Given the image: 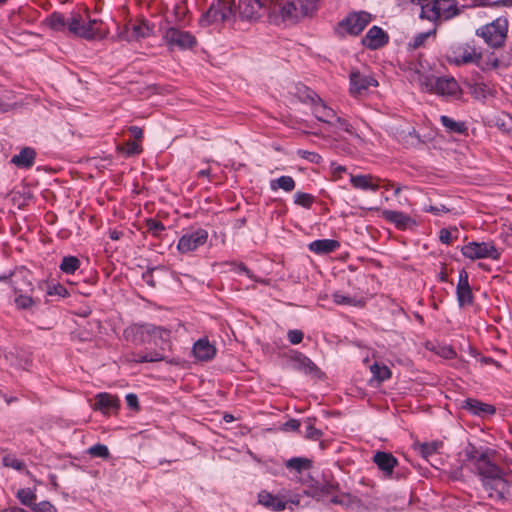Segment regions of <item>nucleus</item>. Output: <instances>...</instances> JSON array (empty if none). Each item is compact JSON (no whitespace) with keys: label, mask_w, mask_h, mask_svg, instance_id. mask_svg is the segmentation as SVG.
<instances>
[{"label":"nucleus","mask_w":512,"mask_h":512,"mask_svg":"<svg viewBox=\"0 0 512 512\" xmlns=\"http://www.w3.org/2000/svg\"><path fill=\"white\" fill-rule=\"evenodd\" d=\"M148 329L150 331V341L155 338H159L163 341H166L170 337L171 332L167 328L149 324Z\"/></svg>","instance_id":"43"},{"label":"nucleus","mask_w":512,"mask_h":512,"mask_svg":"<svg viewBox=\"0 0 512 512\" xmlns=\"http://www.w3.org/2000/svg\"><path fill=\"white\" fill-rule=\"evenodd\" d=\"M188 9L185 5V3L181 2L175 5L174 7V17L177 22H182L185 19L186 13Z\"/></svg>","instance_id":"56"},{"label":"nucleus","mask_w":512,"mask_h":512,"mask_svg":"<svg viewBox=\"0 0 512 512\" xmlns=\"http://www.w3.org/2000/svg\"><path fill=\"white\" fill-rule=\"evenodd\" d=\"M87 453L91 457H97L102 459H108L110 457L109 449L106 445L97 443L88 448Z\"/></svg>","instance_id":"42"},{"label":"nucleus","mask_w":512,"mask_h":512,"mask_svg":"<svg viewBox=\"0 0 512 512\" xmlns=\"http://www.w3.org/2000/svg\"><path fill=\"white\" fill-rule=\"evenodd\" d=\"M481 453L482 452H479L474 446H471L466 450L467 458L474 462L475 468L478 466V460Z\"/></svg>","instance_id":"63"},{"label":"nucleus","mask_w":512,"mask_h":512,"mask_svg":"<svg viewBox=\"0 0 512 512\" xmlns=\"http://www.w3.org/2000/svg\"><path fill=\"white\" fill-rule=\"evenodd\" d=\"M296 183L291 176H281L270 181V189L276 191L282 189L285 192H291L295 189Z\"/></svg>","instance_id":"31"},{"label":"nucleus","mask_w":512,"mask_h":512,"mask_svg":"<svg viewBox=\"0 0 512 512\" xmlns=\"http://www.w3.org/2000/svg\"><path fill=\"white\" fill-rule=\"evenodd\" d=\"M208 239V232L203 228L189 230L181 236L177 249L181 253H189L203 246Z\"/></svg>","instance_id":"9"},{"label":"nucleus","mask_w":512,"mask_h":512,"mask_svg":"<svg viewBox=\"0 0 512 512\" xmlns=\"http://www.w3.org/2000/svg\"><path fill=\"white\" fill-rule=\"evenodd\" d=\"M303 336H304L303 332L298 329L289 330L287 333V338H288L289 342L293 345L301 343L303 340Z\"/></svg>","instance_id":"58"},{"label":"nucleus","mask_w":512,"mask_h":512,"mask_svg":"<svg viewBox=\"0 0 512 512\" xmlns=\"http://www.w3.org/2000/svg\"><path fill=\"white\" fill-rule=\"evenodd\" d=\"M193 354L200 361H209L215 357L216 348L206 339L201 338L193 345Z\"/></svg>","instance_id":"21"},{"label":"nucleus","mask_w":512,"mask_h":512,"mask_svg":"<svg viewBox=\"0 0 512 512\" xmlns=\"http://www.w3.org/2000/svg\"><path fill=\"white\" fill-rule=\"evenodd\" d=\"M80 267V260L75 256H64L59 265L65 274H73Z\"/></svg>","instance_id":"36"},{"label":"nucleus","mask_w":512,"mask_h":512,"mask_svg":"<svg viewBox=\"0 0 512 512\" xmlns=\"http://www.w3.org/2000/svg\"><path fill=\"white\" fill-rule=\"evenodd\" d=\"M235 16L233 0H216L209 9L201 15L198 23L201 27H208L214 23L225 22Z\"/></svg>","instance_id":"4"},{"label":"nucleus","mask_w":512,"mask_h":512,"mask_svg":"<svg viewBox=\"0 0 512 512\" xmlns=\"http://www.w3.org/2000/svg\"><path fill=\"white\" fill-rule=\"evenodd\" d=\"M340 247V243L333 239L315 240L309 244V249L316 254H327L334 252Z\"/></svg>","instance_id":"29"},{"label":"nucleus","mask_w":512,"mask_h":512,"mask_svg":"<svg viewBox=\"0 0 512 512\" xmlns=\"http://www.w3.org/2000/svg\"><path fill=\"white\" fill-rule=\"evenodd\" d=\"M147 230L155 237H160L161 233L165 230V226L162 222L149 218L146 220Z\"/></svg>","instance_id":"46"},{"label":"nucleus","mask_w":512,"mask_h":512,"mask_svg":"<svg viewBox=\"0 0 512 512\" xmlns=\"http://www.w3.org/2000/svg\"><path fill=\"white\" fill-rule=\"evenodd\" d=\"M369 22L370 14L366 12L352 13L339 23V28L350 35L356 36L366 28Z\"/></svg>","instance_id":"11"},{"label":"nucleus","mask_w":512,"mask_h":512,"mask_svg":"<svg viewBox=\"0 0 512 512\" xmlns=\"http://www.w3.org/2000/svg\"><path fill=\"white\" fill-rule=\"evenodd\" d=\"M17 294L18 296L15 298L14 302L18 309H30L39 303V299L33 298L32 296L27 295L26 293Z\"/></svg>","instance_id":"38"},{"label":"nucleus","mask_w":512,"mask_h":512,"mask_svg":"<svg viewBox=\"0 0 512 512\" xmlns=\"http://www.w3.org/2000/svg\"><path fill=\"white\" fill-rule=\"evenodd\" d=\"M163 39L170 49L178 48L180 50H187L197 45V39L192 33L177 27L167 28Z\"/></svg>","instance_id":"7"},{"label":"nucleus","mask_w":512,"mask_h":512,"mask_svg":"<svg viewBox=\"0 0 512 512\" xmlns=\"http://www.w3.org/2000/svg\"><path fill=\"white\" fill-rule=\"evenodd\" d=\"M461 251L465 257L472 260L483 258L498 260L501 255L493 242H470L463 246Z\"/></svg>","instance_id":"8"},{"label":"nucleus","mask_w":512,"mask_h":512,"mask_svg":"<svg viewBox=\"0 0 512 512\" xmlns=\"http://www.w3.org/2000/svg\"><path fill=\"white\" fill-rule=\"evenodd\" d=\"M383 217L400 230H405L415 225V221L409 215L401 211L385 210L383 211Z\"/></svg>","instance_id":"22"},{"label":"nucleus","mask_w":512,"mask_h":512,"mask_svg":"<svg viewBox=\"0 0 512 512\" xmlns=\"http://www.w3.org/2000/svg\"><path fill=\"white\" fill-rule=\"evenodd\" d=\"M460 407L470 414L478 417H484L486 415H494L496 413L495 406L481 402L474 398H467L463 400Z\"/></svg>","instance_id":"16"},{"label":"nucleus","mask_w":512,"mask_h":512,"mask_svg":"<svg viewBox=\"0 0 512 512\" xmlns=\"http://www.w3.org/2000/svg\"><path fill=\"white\" fill-rule=\"evenodd\" d=\"M470 91L476 98L485 97L487 86L483 83H475L470 86Z\"/></svg>","instance_id":"60"},{"label":"nucleus","mask_w":512,"mask_h":512,"mask_svg":"<svg viewBox=\"0 0 512 512\" xmlns=\"http://www.w3.org/2000/svg\"><path fill=\"white\" fill-rule=\"evenodd\" d=\"M421 19H427L432 22H437L440 20V13L438 7V0H433L431 4H426L421 6L420 12Z\"/></svg>","instance_id":"32"},{"label":"nucleus","mask_w":512,"mask_h":512,"mask_svg":"<svg viewBox=\"0 0 512 512\" xmlns=\"http://www.w3.org/2000/svg\"><path fill=\"white\" fill-rule=\"evenodd\" d=\"M153 33V27L150 26L147 20H140L137 23L131 25V27L126 26L125 31L120 34V38L132 42L138 41L142 38H147L151 36Z\"/></svg>","instance_id":"13"},{"label":"nucleus","mask_w":512,"mask_h":512,"mask_svg":"<svg viewBox=\"0 0 512 512\" xmlns=\"http://www.w3.org/2000/svg\"><path fill=\"white\" fill-rule=\"evenodd\" d=\"M456 294L459 306L462 307L473 303V294L469 285L468 274L465 270L459 272Z\"/></svg>","instance_id":"18"},{"label":"nucleus","mask_w":512,"mask_h":512,"mask_svg":"<svg viewBox=\"0 0 512 512\" xmlns=\"http://www.w3.org/2000/svg\"><path fill=\"white\" fill-rule=\"evenodd\" d=\"M45 23L53 31L67 30L68 33L88 41L102 37L100 35L102 21L91 18L87 9L72 11L68 17L60 12H53L45 19Z\"/></svg>","instance_id":"1"},{"label":"nucleus","mask_w":512,"mask_h":512,"mask_svg":"<svg viewBox=\"0 0 512 512\" xmlns=\"http://www.w3.org/2000/svg\"><path fill=\"white\" fill-rule=\"evenodd\" d=\"M36 153L30 147H24L21 151L14 155L11 162L18 168H29L34 164Z\"/></svg>","instance_id":"28"},{"label":"nucleus","mask_w":512,"mask_h":512,"mask_svg":"<svg viewBox=\"0 0 512 512\" xmlns=\"http://www.w3.org/2000/svg\"><path fill=\"white\" fill-rule=\"evenodd\" d=\"M93 408L108 414L119 408V398L106 392L99 393L95 397Z\"/></svg>","instance_id":"20"},{"label":"nucleus","mask_w":512,"mask_h":512,"mask_svg":"<svg viewBox=\"0 0 512 512\" xmlns=\"http://www.w3.org/2000/svg\"><path fill=\"white\" fill-rule=\"evenodd\" d=\"M339 489V483L335 481H327L324 484L317 486L312 493V496L321 501L324 496L334 493Z\"/></svg>","instance_id":"34"},{"label":"nucleus","mask_w":512,"mask_h":512,"mask_svg":"<svg viewBox=\"0 0 512 512\" xmlns=\"http://www.w3.org/2000/svg\"><path fill=\"white\" fill-rule=\"evenodd\" d=\"M311 465L310 460L301 457L291 458L286 462V467L288 469L295 470L297 472H301L303 470L309 469Z\"/></svg>","instance_id":"41"},{"label":"nucleus","mask_w":512,"mask_h":512,"mask_svg":"<svg viewBox=\"0 0 512 512\" xmlns=\"http://www.w3.org/2000/svg\"><path fill=\"white\" fill-rule=\"evenodd\" d=\"M447 59L449 63L456 66L475 64L482 71H486L487 68L482 65L481 49L475 45L473 40L452 46Z\"/></svg>","instance_id":"2"},{"label":"nucleus","mask_w":512,"mask_h":512,"mask_svg":"<svg viewBox=\"0 0 512 512\" xmlns=\"http://www.w3.org/2000/svg\"><path fill=\"white\" fill-rule=\"evenodd\" d=\"M149 324H132L124 329L123 337L126 341L139 346L150 342Z\"/></svg>","instance_id":"14"},{"label":"nucleus","mask_w":512,"mask_h":512,"mask_svg":"<svg viewBox=\"0 0 512 512\" xmlns=\"http://www.w3.org/2000/svg\"><path fill=\"white\" fill-rule=\"evenodd\" d=\"M297 155L311 163L319 164L322 161L321 155L316 152L307 151V150H298Z\"/></svg>","instance_id":"53"},{"label":"nucleus","mask_w":512,"mask_h":512,"mask_svg":"<svg viewBox=\"0 0 512 512\" xmlns=\"http://www.w3.org/2000/svg\"><path fill=\"white\" fill-rule=\"evenodd\" d=\"M2 463L5 467L21 471L25 468V463L12 455H6L2 459Z\"/></svg>","instance_id":"48"},{"label":"nucleus","mask_w":512,"mask_h":512,"mask_svg":"<svg viewBox=\"0 0 512 512\" xmlns=\"http://www.w3.org/2000/svg\"><path fill=\"white\" fill-rule=\"evenodd\" d=\"M435 33H436V29L417 34L414 37L413 41L409 44L410 47H412L413 49L420 48L421 46L424 45V43L429 38V36H431L432 34H435Z\"/></svg>","instance_id":"49"},{"label":"nucleus","mask_w":512,"mask_h":512,"mask_svg":"<svg viewBox=\"0 0 512 512\" xmlns=\"http://www.w3.org/2000/svg\"><path fill=\"white\" fill-rule=\"evenodd\" d=\"M5 358L12 366L21 369H28L32 362L30 357L24 352H17L16 354L9 352L5 355Z\"/></svg>","instance_id":"30"},{"label":"nucleus","mask_w":512,"mask_h":512,"mask_svg":"<svg viewBox=\"0 0 512 512\" xmlns=\"http://www.w3.org/2000/svg\"><path fill=\"white\" fill-rule=\"evenodd\" d=\"M441 446V443L439 442H426L419 445V452L424 458H428L435 454L439 447Z\"/></svg>","instance_id":"44"},{"label":"nucleus","mask_w":512,"mask_h":512,"mask_svg":"<svg viewBox=\"0 0 512 512\" xmlns=\"http://www.w3.org/2000/svg\"><path fill=\"white\" fill-rule=\"evenodd\" d=\"M478 474L483 478V481L498 482L503 481V471L494 463H492L488 457L487 452H482L478 460V466L476 467Z\"/></svg>","instance_id":"10"},{"label":"nucleus","mask_w":512,"mask_h":512,"mask_svg":"<svg viewBox=\"0 0 512 512\" xmlns=\"http://www.w3.org/2000/svg\"><path fill=\"white\" fill-rule=\"evenodd\" d=\"M280 15L283 21L297 22L301 18L311 17L313 14H303L300 5L298 7L293 1H287L280 8Z\"/></svg>","instance_id":"24"},{"label":"nucleus","mask_w":512,"mask_h":512,"mask_svg":"<svg viewBox=\"0 0 512 512\" xmlns=\"http://www.w3.org/2000/svg\"><path fill=\"white\" fill-rule=\"evenodd\" d=\"M258 503L273 511H283L286 508L287 501L278 495L261 491L258 494Z\"/></svg>","instance_id":"23"},{"label":"nucleus","mask_w":512,"mask_h":512,"mask_svg":"<svg viewBox=\"0 0 512 512\" xmlns=\"http://www.w3.org/2000/svg\"><path fill=\"white\" fill-rule=\"evenodd\" d=\"M313 114L315 115L316 119L327 123L329 125H334V118H336L335 111L328 107L322 99L318 101L313 107Z\"/></svg>","instance_id":"27"},{"label":"nucleus","mask_w":512,"mask_h":512,"mask_svg":"<svg viewBox=\"0 0 512 512\" xmlns=\"http://www.w3.org/2000/svg\"><path fill=\"white\" fill-rule=\"evenodd\" d=\"M314 202V197L311 194L304 192H297L294 195V203L304 208H310Z\"/></svg>","instance_id":"47"},{"label":"nucleus","mask_w":512,"mask_h":512,"mask_svg":"<svg viewBox=\"0 0 512 512\" xmlns=\"http://www.w3.org/2000/svg\"><path fill=\"white\" fill-rule=\"evenodd\" d=\"M332 299L337 305L357 306L361 303V301H358L356 298L343 295L340 292L333 293Z\"/></svg>","instance_id":"45"},{"label":"nucleus","mask_w":512,"mask_h":512,"mask_svg":"<svg viewBox=\"0 0 512 512\" xmlns=\"http://www.w3.org/2000/svg\"><path fill=\"white\" fill-rule=\"evenodd\" d=\"M388 39L387 33L382 28L372 26L362 39V44L369 49L376 50L383 47Z\"/></svg>","instance_id":"17"},{"label":"nucleus","mask_w":512,"mask_h":512,"mask_svg":"<svg viewBox=\"0 0 512 512\" xmlns=\"http://www.w3.org/2000/svg\"><path fill=\"white\" fill-rule=\"evenodd\" d=\"M47 294L50 296L57 295L59 297H66V296H68V291L63 285L57 284V285L49 286Z\"/></svg>","instance_id":"59"},{"label":"nucleus","mask_w":512,"mask_h":512,"mask_svg":"<svg viewBox=\"0 0 512 512\" xmlns=\"http://www.w3.org/2000/svg\"><path fill=\"white\" fill-rule=\"evenodd\" d=\"M125 399H126V403L129 408H131L133 410L139 409V401H138V397L136 394L129 393L126 395Z\"/></svg>","instance_id":"64"},{"label":"nucleus","mask_w":512,"mask_h":512,"mask_svg":"<svg viewBox=\"0 0 512 512\" xmlns=\"http://www.w3.org/2000/svg\"><path fill=\"white\" fill-rule=\"evenodd\" d=\"M297 95L302 102L310 103L312 107L321 99L315 91L306 86L299 87Z\"/></svg>","instance_id":"37"},{"label":"nucleus","mask_w":512,"mask_h":512,"mask_svg":"<svg viewBox=\"0 0 512 512\" xmlns=\"http://www.w3.org/2000/svg\"><path fill=\"white\" fill-rule=\"evenodd\" d=\"M332 126L338 128L340 130H343L350 135L357 136L353 126L346 119L341 118L337 115H336V118H334V125H332Z\"/></svg>","instance_id":"50"},{"label":"nucleus","mask_w":512,"mask_h":512,"mask_svg":"<svg viewBox=\"0 0 512 512\" xmlns=\"http://www.w3.org/2000/svg\"><path fill=\"white\" fill-rule=\"evenodd\" d=\"M496 125L503 132L512 135V116L510 114H505L502 117L498 118Z\"/></svg>","instance_id":"51"},{"label":"nucleus","mask_w":512,"mask_h":512,"mask_svg":"<svg viewBox=\"0 0 512 512\" xmlns=\"http://www.w3.org/2000/svg\"><path fill=\"white\" fill-rule=\"evenodd\" d=\"M440 19L450 20L459 16L463 9L458 5L457 0H438Z\"/></svg>","instance_id":"25"},{"label":"nucleus","mask_w":512,"mask_h":512,"mask_svg":"<svg viewBox=\"0 0 512 512\" xmlns=\"http://www.w3.org/2000/svg\"><path fill=\"white\" fill-rule=\"evenodd\" d=\"M350 502L349 494L335 495L330 499V503L335 505L348 506Z\"/></svg>","instance_id":"62"},{"label":"nucleus","mask_w":512,"mask_h":512,"mask_svg":"<svg viewBox=\"0 0 512 512\" xmlns=\"http://www.w3.org/2000/svg\"><path fill=\"white\" fill-rule=\"evenodd\" d=\"M297 367L305 373L315 374L318 372L317 366L306 356L299 354L295 358Z\"/></svg>","instance_id":"39"},{"label":"nucleus","mask_w":512,"mask_h":512,"mask_svg":"<svg viewBox=\"0 0 512 512\" xmlns=\"http://www.w3.org/2000/svg\"><path fill=\"white\" fill-rule=\"evenodd\" d=\"M372 461L386 478L393 477L394 469L399 464L397 458L392 453L385 451H377L373 455Z\"/></svg>","instance_id":"15"},{"label":"nucleus","mask_w":512,"mask_h":512,"mask_svg":"<svg viewBox=\"0 0 512 512\" xmlns=\"http://www.w3.org/2000/svg\"><path fill=\"white\" fill-rule=\"evenodd\" d=\"M440 122L450 133L465 134L468 129L464 122H457L446 115L440 117Z\"/></svg>","instance_id":"33"},{"label":"nucleus","mask_w":512,"mask_h":512,"mask_svg":"<svg viewBox=\"0 0 512 512\" xmlns=\"http://www.w3.org/2000/svg\"><path fill=\"white\" fill-rule=\"evenodd\" d=\"M319 0H298L303 14H314L318 9Z\"/></svg>","instance_id":"52"},{"label":"nucleus","mask_w":512,"mask_h":512,"mask_svg":"<svg viewBox=\"0 0 512 512\" xmlns=\"http://www.w3.org/2000/svg\"><path fill=\"white\" fill-rule=\"evenodd\" d=\"M375 180L379 181L378 178L373 177L370 174L366 175H350V183L355 189L359 190H371V191H377L379 188V185L375 183Z\"/></svg>","instance_id":"26"},{"label":"nucleus","mask_w":512,"mask_h":512,"mask_svg":"<svg viewBox=\"0 0 512 512\" xmlns=\"http://www.w3.org/2000/svg\"><path fill=\"white\" fill-rule=\"evenodd\" d=\"M120 151L125 153L127 156H131L141 153L142 147L134 141H128L124 148H120Z\"/></svg>","instance_id":"55"},{"label":"nucleus","mask_w":512,"mask_h":512,"mask_svg":"<svg viewBox=\"0 0 512 512\" xmlns=\"http://www.w3.org/2000/svg\"><path fill=\"white\" fill-rule=\"evenodd\" d=\"M16 497L22 505L27 506L30 509L33 508L37 499L35 490L30 488L18 490L16 493Z\"/></svg>","instance_id":"35"},{"label":"nucleus","mask_w":512,"mask_h":512,"mask_svg":"<svg viewBox=\"0 0 512 512\" xmlns=\"http://www.w3.org/2000/svg\"><path fill=\"white\" fill-rule=\"evenodd\" d=\"M350 94L352 96L364 95L371 86H377V80L370 76L364 75L357 70H353L350 73Z\"/></svg>","instance_id":"12"},{"label":"nucleus","mask_w":512,"mask_h":512,"mask_svg":"<svg viewBox=\"0 0 512 512\" xmlns=\"http://www.w3.org/2000/svg\"><path fill=\"white\" fill-rule=\"evenodd\" d=\"M370 370H371V373L373 374L374 378L377 379L379 382H383L391 377V371L385 365H380L378 363H374L370 367Z\"/></svg>","instance_id":"40"},{"label":"nucleus","mask_w":512,"mask_h":512,"mask_svg":"<svg viewBox=\"0 0 512 512\" xmlns=\"http://www.w3.org/2000/svg\"><path fill=\"white\" fill-rule=\"evenodd\" d=\"M322 436V432L321 430L315 428L313 425L311 424H308L306 426V430H305V437L307 439H310V440H314V441H317L321 438Z\"/></svg>","instance_id":"57"},{"label":"nucleus","mask_w":512,"mask_h":512,"mask_svg":"<svg viewBox=\"0 0 512 512\" xmlns=\"http://www.w3.org/2000/svg\"><path fill=\"white\" fill-rule=\"evenodd\" d=\"M482 65L487 66L486 70L497 69L500 66V61L494 53H491L485 61L482 60Z\"/></svg>","instance_id":"61"},{"label":"nucleus","mask_w":512,"mask_h":512,"mask_svg":"<svg viewBox=\"0 0 512 512\" xmlns=\"http://www.w3.org/2000/svg\"><path fill=\"white\" fill-rule=\"evenodd\" d=\"M12 286L15 293H27L33 291L32 282L30 280L31 273L26 269H20L11 274Z\"/></svg>","instance_id":"19"},{"label":"nucleus","mask_w":512,"mask_h":512,"mask_svg":"<svg viewBox=\"0 0 512 512\" xmlns=\"http://www.w3.org/2000/svg\"><path fill=\"white\" fill-rule=\"evenodd\" d=\"M31 510L34 512H57V508L47 500L35 503Z\"/></svg>","instance_id":"54"},{"label":"nucleus","mask_w":512,"mask_h":512,"mask_svg":"<svg viewBox=\"0 0 512 512\" xmlns=\"http://www.w3.org/2000/svg\"><path fill=\"white\" fill-rule=\"evenodd\" d=\"M271 0H239L238 12L243 20L256 21L261 18L264 12H267L272 18Z\"/></svg>","instance_id":"6"},{"label":"nucleus","mask_w":512,"mask_h":512,"mask_svg":"<svg viewBox=\"0 0 512 512\" xmlns=\"http://www.w3.org/2000/svg\"><path fill=\"white\" fill-rule=\"evenodd\" d=\"M507 33L508 20L504 17L496 18L491 23L479 27L475 32L488 46L496 49L504 46Z\"/></svg>","instance_id":"3"},{"label":"nucleus","mask_w":512,"mask_h":512,"mask_svg":"<svg viewBox=\"0 0 512 512\" xmlns=\"http://www.w3.org/2000/svg\"><path fill=\"white\" fill-rule=\"evenodd\" d=\"M421 85L425 91L440 96H455L460 91V87L453 77L427 76Z\"/></svg>","instance_id":"5"}]
</instances>
